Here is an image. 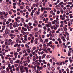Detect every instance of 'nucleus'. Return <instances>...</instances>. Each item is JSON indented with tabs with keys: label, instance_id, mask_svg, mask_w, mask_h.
<instances>
[{
	"label": "nucleus",
	"instance_id": "1",
	"mask_svg": "<svg viewBox=\"0 0 73 73\" xmlns=\"http://www.w3.org/2000/svg\"><path fill=\"white\" fill-rule=\"evenodd\" d=\"M19 68H20V70L21 71L20 72L21 73H23L24 72H28V67H24V66H21L19 65ZM23 68L24 69L23 70Z\"/></svg>",
	"mask_w": 73,
	"mask_h": 73
},
{
	"label": "nucleus",
	"instance_id": "2",
	"mask_svg": "<svg viewBox=\"0 0 73 73\" xmlns=\"http://www.w3.org/2000/svg\"><path fill=\"white\" fill-rule=\"evenodd\" d=\"M19 24L17 23V22H15L14 23V25H13V27L14 28H16V27H19Z\"/></svg>",
	"mask_w": 73,
	"mask_h": 73
},
{
	"label": "nucleus",
	"instance_id": "3",
	"mask_svg": "<svg viewBox=\"0 0 73 73\" xmlns=\"http://www.w3.org/2000/svg\"><path fill=\"white\" fill-rule=\"evenodd\" d=\"M5 33L6 34H9V29L7 28L6 29Z\"/></svg>",
	"mask_w": 73,
	"mask_h": 73
},
{
	"label": "nucleus",
	"instance_id": "4",
	"mask_svg": "<svg viewBox=\"0 0 73 73\" xmlns=\"http://www.w3.org/2000/svg\"><path fill=\"white\" fill-rule=\"evenodd\" d=\"M26 51L27 52V53H28L29 54V53L31 52L30 49H26Z\"/></svg>",
	"mask_w": 73,
	"mask_h": 73
},
{
	"label": "nucleus",
	"instance_id": "5",
	"mask_svg": "<svg viewBox=\"0 0 73 73\" xmlns=\"http://www.w3.org/2000/svg\"><path fill=\"white\" fill-rule=\"evenodd\" d=\"M22 29L24 30L25 31H27V29L26 28H25L24 27H22Z\"/></svg>",
	"mask_w": 73,
	"mask_h": 73
},
{
	"label": "nucleus",
	"instance_id": "6",
	"mask_svg": "<svg viewBox=\"0 0 73 73\" xmlns=\"http://www.w3.org/2000/svg\"><path fill=\"white\" fill-rule=\"evenodd\" d=\"M44 18V16H42V15H41L40 16V20H42Z\"/></svg>",
	"mask_w": 73,
	"mask_h": 73
},
{
	"label": "nucleus",
	"instance_id": "7",
	"mask_svg": "<svg viewBox=\"0 0 73 73\" xmlns=\"http://www.w3.org/2000/svg\"><path fill=\"white\" fill-rule=\"evenodd\" d=\"M20 62V60H17V61H15L14 63H19Z\"/></svg>",
	"mask_w": 73,
	"mask_h": 73
},
{
	"label": "nucleus",
	"instance_id": "8",
	"mask_svg": "<svg viewBox=\"0 0 73 73\" xmlns=\"http://www.w3.org/2000/svg\"><path fill=\"white\" fill-rule=\"evenodd\" d=\"M56 21H58L59 20V19H58V16L57 15L56 16Z\"/></svg>",
	"mask_w": 73,
	"mask_h": 73
},
{
	"label": "nucleus",
	"instance_id": "9",
	"mask_svg": "<svg viewBox=\"0 0 73 73\" xmlns=\"http://www.w3.org/2000/svg\"><path fill=\"white\" fill-rule=\"evenodd\" d=\"M45 26L47 28H49L50 27V25L48 24H46Z\"/></svg>",
	"mask_w": 73,
	"mask_h": 73
},
{
	"label": "nucleus",
	"instance_id": "10",
	"mask_svg": "<svg viewBox=\"0 0 73 73\" xmlns=\"http://www.w3.org/2000/svg\"><path fill=\"white\" fill-rule=\"evenodd\" d=\"M72 58L70 57L69 58V60H70V62H71V63H72V62H73V60H71Z\"/></svg>",
	"mask_w": 73,
	"mask_h": 73
},
{
	"label": "nucleus",
	"instance_id": "11",
	"mask_svg": "<svg viewBox=\"0 0 73 73\" xmlns=\"http://www.w3.org/2000/svg\"><path fill=\"white\" fill-rule=\"evenodd\" d=\"M52 58L54 61H55V62H57V60L55 59V58H54V57H52Z\"/></svg>",
	"mask_w": 73,
	"mask_h": 73
},
{
	"label": "nucleus",
	"instance_id": "12",
	"mask_svg": "<svg viewBox=\"0 0 73 73\" xmlns=\"http://www.w3.org/2000/svg\"><path fill=\"white\" fill-rule=\"evenodd\" d=\"M15 20L17 22H18V23H19V22H20V21H19V19H17V18H15Z\"/></svg>",
	"mask_w": 73,
	"mask_h": 73
},
{
	"label": "nucleus",
	"instance_id": "13",
	"mask_svg": "<svg viewBox=\"0 0 73 73\" xmlns=\"http://www.w3.org/2000/svg\"><path fill=\"white\" fill-rule=\"evenodd\" d=\"M8 41L9 43H11V42H12V40L11 39H9Z\"/></svg>",
	"mask_w": 73,
	"mask_h": 73
},
{
	"label": "nucleus",
	"instance_id": "14",
	"mask_svg": "<svg viewBox=\"0 0 73 73\" xmlns=\"http://www.w3.org/2000/svg\"><path fill=\"white\" fill-rule=\"evenodd\" d=\"M51 69L52 71H54V70H55V68H54V67H52Z\"/></svg>",
	"mask_w": 73,
	"mask_h": 73
},
{
	"label": "nucleus",
	"instance_id": "15",
	"mask_svg": "<svg viewBox=\"0 0 73 73\" xmlns=\"http://www.w3.org/2000/svg\"><path fill=\"white\" fill-rule=\"evenodd\" d=\"M28 63L24 64V66H28Z\"/></svg>",
	"mask_w": 73,
	"mask_h": 73
},
{
	"label": "nucleus",
	"instance_id": "16",
	"mask_svg": "<svg viewBox=\"0 0 73 73\" xmlns=\"http://www.w3.org/2000/svg\"><path fill=\"white\" fill-rule=\"evenodd\" d=\"M14 46L15 48L17 46L18 47V44H16L14 45Z\"/></svg>",
	"mask_w": 73,
	"mask_h": 73
},
{
	"label": "nucleus",
	"instance_id": "17",
	"mask_svg": "<svg viewBox=\"0 0 73 73\" xmlns=\"http://www.w3.org/2000/svg\"><path fill=\"white\" fill-rule=\"evenodd\" d=\"M14 56H16V55H17L18 54V53L17 52H14Z\"/></svg>",
	"mask_w": 73,
	"mask_h": 73
},
{
	"label": "nucleus",
	"instance_id": "18",
	"mask_svg": "<svg viewBox=\"0 0 73 73\" xmlns=\"http://www.w3.org/2000/svg\"><path fill=\"white\" fill-rule=\"evenodd\" d=\"M38 27H39V28H42V25H41L40 24H39L38 25Z\"/></svg>",
	"mask_w": 73,
	"mask_h": 73
},
{
	"label": "nucleus",
	"instance_id": "19",
	"mask_svg": "<svg viewBox=\"0 0 73 73\" xmlns=\"http://www.w3.org/2000/svg\"><path fill=\"white\" fill-rule=\"evenodd\" d=\"M43 29L44 31H46V27L45 26L43 27Z\"/></svg>",
	"mask_w": 73,
	"mask_h": 73
},
{
	"label": "nucleus",
	"instance_id": "20",
	"mask_svg": "<svg viewBox=\"0 0 73 73\" xmlns=\"http://www.w3.org/2000/svg\"><path fill=\"white\" fill-rule=\"evenodd\" d=\"M21 21H22V22H24V19H23V18H21Z\"/></svg>",
	"mask_w": 73,
	"mask_h": 73
},
{
	"label": "nucleus",
	"instance_id": "21",
	"mask_svg": "<svg viewBox=\"0 0 73 73\" xmlns=\"http://www.w3.org/2000/svg\"><path fill=\"white\" fill-rule=\"evenodd\" d=\"M46 10H49V11H50L51 10V8L48 7V8H46Z\"/></svg>",
	"mask_w": 73,
	"mask_h": 73
},
{
	"label": "nucleus",
	"instance_id": "22",
	"mask_svg": "<svg viewBox=\"0 0 73 73\" xmlns=\"http://www.w3.org/2000/svg\"><path fill=\"white\" fill-rule=\"evenodd\" d=\"M10 72L11 73H13V70L12 69H10Z\"/></svg>",
	"mask_w": 73,
	"mask_h": 73
},
{
	"label": "nucleus",
	"instance_id": "23",
	"mask_svg": "<svg viewBox=\"0 0 73 73\" xmlns=\"http://www.w3.org/2000/svg\"><path fill=\"white\" fill-rule=\"evenodd\" d=\"M8 67L9 68V69H12V67H11V64H9L8 65Z\"/></svg>",
	"mask_w": 73,
	"mask_h": 73
},
{
	"label": "nucleus",
	"instance_id": "24",
	"mask_svg": "<svg viewBox=\"0 0 73 73\" xmlns=\"http://www.w3.org/2000/svg\"><path fill=\"white\" fill-rule=\"evenodd\" d=\"M23 23H24L23 25L24 27H27V25H26L25 23V22H23Z\"/></svg>",
	"mask_w": 73,
	"mask_h": 73
},
{
	"label": "nucleus",
	"instance_id": "25",
	"mask_svg": "<svg viewBox=\"0 0 73 73\" xmlns=\"http://www.w3.org/2000/svg\"><path fill=\"white\" fill-rule=\"evenodd\" d=\"M56 27L57 28H58L59 27V23L56 25Z\"/></svg>",
	"mask_w": 73,
	"mask_h": 73
},
{
	"label": "nucleus",
	"instance_id": "26",
	"mask_svg": "<svg viewBox=\"0 0 73 73\" xmlns=\"http://www.w3.org/2000/svg\"><path fill=\"white\" fill-rule=\"evenodd\" d=\"M29 36H30V37H33V34H29Z\"/></svg>",
	"mask_w": 73,
	"mask_h": 73
},
{
	"label": "nucleus",
	"instance_id": "27",
	"mask_svg": "<svg viewBox=\"0 0 73 73\" xmlns=\"http://www.w3.org/2000/svg\"><path fill=\"white\" fill-rule=\"evenodd\" d=\"M64 22L65 24H68V23H67V22H66V20H64Z\"/></svg>",
	"mask_w": 73,
	"mask_h": 73
},
{
	"label": "nucleus",
	"instance_id": "28",
	"mask_svg": "<svg viewBox=\"0 0 73 73\" xmlns=\"http://www.w3.org/2000/svg\"><path fill=\"white\" fill-rule=\"evenodd\" d=\"M70 16V18H72L73 17V16H72V14H70L69 15Z\"/></svg>",
	"mask_w": 73,
	"mask_h": 73
},
{
	"label": "nucleus",
	"instance_id": "29",
	"mask_svg": "<svg viewBox=\"0 0 73 73\" xmlns=\"http://www.w3.org/2000/svg\"><path fill=\"white\" fill-rule=\"evenodd\" d=\"M6 70L7 72H9V68L7 67L6 68Z\"/></svg>",
	"mask_w": 73,
	"mask_h": 73
},
{
	"label": "nucleus",
	"instance_id": "30",
	"mask_svg": "<svg viewBox=\"0 0 73 73\" xmlns=\"http://www.w3.org/2000/svg\"><path fill=\"white\" fill-rule=\"evenodd\" d=\"M18 65H19V64H15V67H17V66Z\"/></svg>",
	"mask_w": 73,
	"mask_h": 73
},
{
	"label": "nucleus",
	"instance_id": "31",
	"mask_svg": "<svg viewBox=\"0 0 73 73\" xmlns=\"http://www.w3.org/2000/svg\"><path fill=\"white\" fill-rule=\"evenodd\" d=\"M16 70L17 71H19V68L18 67L16 68Z\"/></svg>",
	"mask_w": 73,
	"mask_h": 73
},
{
	"label": "nucleus",
	"instance_id": "32",
	"mask_svg": "<svg viewBox=\"0 0 73 73\" xmlns=\"http://www.w3.org/2000/svg\"><path fill=\"white\" fill-rule=\"evenodd\" d=\"M47 24L48 25H51L52 23H51V22H49L48 23V24Z\"/></svg>",
	"mask_w": 73,
	"mask_h": 73
},
{
	"label": "nucleus",
	"instance_id": "33",
	"mask_svg": "<svg viewBox=\"0 0 73 73\" xmlns=\"http://www.w3.org/2000/svg\"><path fill=\"white\" fill-rule=\"evenodd\" d=\"M31 16H32V17H33V13L31 12Z\"/></svg>",
	"mask_w": 73,
	"mask_h": 73
},
{
	"label": "nucleus",
	"instance_id": "34",
	"mask_svg": "<svg viewBox=\"0 0 73 73\" xmlns=\"http://www.w3.org/2000/svg\"><path fill=\"white\" fill-rule=\"evenodd\" d=\"M20 8H21V9H24V7H23V6H20Z\"/></svg>",
	"mask_w": 73,
	"mask_h": 73
},
{
	"label": "nucleus",
	"instance_id": "35",
	"mask_svg": "<svg viewBox=\"0 0 73 73\" xmlns=\"http://www.w3.org/2000/svg\"><path fill=\"white\" fill-rule=\"evenodd\" d=\"M28 54L27 53V52H26L25 54V56H28Z\"/></svg>",
	"mask_w": 73,
	"mask_h": 73
},
{
	"label": "nucleus",
	"instance_id": "36",
	"mask_svg": "<svg viewBox=\"0 0 73 73\" xmlns=\"http://www.w3.org/2000/svg\"><path fill=\"white\" fill-rule=\"evenodd\" d=\"M68 5H69L70 4H72V2H68Z\"/></svg>",
	"mask_w": 73,
	"mask_h": 73
},
{
	"label": "nucleus",
	"instance_id": "37",
	"mask_svg": "<svg viewBox=\"0 0 73 73\" xmlns=\"http://www.w3.org/2000/svg\"><path fill=\"white\" fill-rule=\"evenodd\" d=\"M33 50H36V47L34 46L33 47Z\"/></svg>",
	"mask_w": 73,
	"mask_h": 73
},
{
	"label": "nucleus",
	"instance_id": "38",
	"mask_svg": "<svg viewBox=\"0 0 73 73\" xmlns=\"http://www.w3.org/2000/svg\"><path fill=\"white\" fill-rule=\"evenodd\" d=\"M44 48H46V44H44L43 45Z\"/></svg>",
	"mask_w": 73,
	"mask_h": 73
},
{
	"label": "nucleus",
	"instance_id": "39",
	"mask_svg": "<svg viewBox=\"0 0 73 73\" xmlns=\"http://www.w3.org/2000/svg\"><path fill=\"white\" fill-rule=\"evenodd\" d=\"M66 7L67 8H69L70 7V5H67L66 6Z\"/></svg>",
	"mask_w": 73,
	"mask_h": 73
},
{
	"label": "nucleus",
	"instance_id": "40",
	"mask_svg": "<svg viewBox=\"0 0 73 73\" xmlns=\"http://www.w3.org/2000/svg\"><path fill=\"white\" fill-rule=\"evenodd\" d=\"M68 25L69 26H70V22H68Z\"/></svg>",
	"mask_w": 73,
	"mask_h": 73
},
{
	"label": "nucleus",
	"instance_id": "41",
	"mask_svg": "<svg viewBox=\"0 0 73 73\" xmlns=\"http://www.w3.org/2000/svg\"><path fill=\"white\" fill-rule=\"evenodd\" d=\"M49 17L50 18L52 17V15H49Z\"/></svg>",
	"mask_w": 73,
	"mask_h": 73
},
{
	"label": "nucleus",
	"instance_id": "42",
	"mask_svg": "<svg viewBox=\"0 0 73 73\" xmlns=\"http://www.w3.org/2000/svg\"><path fill=\"white\" fill-rule=\"evenodd\" d=\"M26 9H29V6H26Z\"/></svg>",
	"mask_w": 73,
	"mask_h": 73
},
{
	"label": "nucleus",
	"instance_id": "43",
	"mask_svg": "<svg viewBox=\"0 0 73 73\" xmlns=\"http://www.w3.org/2000/svg\"><path fill=\"white\" fill-rule=\"evenodd\" d=\"M29 26H31L32 25V23H29Z\"/></svg>",
	"mask_w": 73,
	"mask_h": 73
},
{
	"label": "nucleus",
	"instance_id": "44",
	"mask_svg": "<svg viewBox=\"0 0 73 73\" xmlns=\"http://www.w3.org/2000/svg\"><path fill=\"white\" fill-rule=\"evenodd\" d=\"M47 67H48V70H50V66H49Z\"/></svg>",
	"mask_w": 73,
	"mask_h": 73
},
{
	"label": "nucleus",
	"instance_id": "45",
	"mask_svg": "<svg viewBox=\"0 0 73 73\" xmlns=\"http://www.w3.org/2000/svg\"><path fill=\"white\" fill-rule=\"evenodd\" d=\"M35 31H37L38 30V28H35Z\"/></svg>",
	"mask_w": 73,
	"mask_h": 73
},
{
	"label": "nucleus",
	"instance_id": "46",
	"mask_svg": "<svg viewBox=\"0 0 73 73\" xmlns=\"http://www.w3.org/2000/svg\"><path fill=\"white\" fill-rule=\"evenodd\" d=\"M58 41L59 42L60 41H61V39H60V38H58L57 39Z\"/></svg>",
	"mask_w": 73,
	"mask_h": 73
},
{
	"label": "nucleus",
	"instance_id": "47",
	"mask_svg": "<svg viewBox=\"0 0 73 73\" xmlns=\"http://www.w3.org/2000/svg\"><path fill=\"white\" fill-rule=\"evenodd\" d=\"M39 47L40 48H42V45L41 44H40L39 45Z\"/></svg>",
	"mask_w": 73,
	"mask_h": 73
},
{
	"label": "nucleus",
	"instance_id": "48",
	"mask_svg": "<svg viewBox=\"0 0 73 73\" xmlns=\"http://www.w3.org/2000/svg\"><path fill=\"white\" fill-rule=\"evenodd\" d=\"M46 4V3L45 2H44L43 3V6H45V5Z\"/></svg>",
	"mask_w": 73,
	"mask_h": 73
},
{
	"label": "nucleus",
	"instance_id": "49",
	"mask_svg": "<svg viewBox=\"0 0 73 73\" xmlns=\"http://www.w3.org/2000/svg\"><path fill=\"white\" fill-rule=\"evenodd\" d=\"M38 61L39 62H40L41 63V62H42V60L39 59L38 60Z\"/></svg>",
	"mask_w": 73,
	"mask_h": 73
},
{
	"label": "nucleus",
	"instance_id": "50",
	"mask_svg": "<svg viewBox=\"0 0 73 73\" xmlns=\"http://www.w3.org/2000/svg\"><path fill=\"white\" fill-rule=\"evenodd\" d=\"M31 62V60H27L28 63H29Z\"/></svg>",
	"mask_w": 73,
	"mask_h": 73
},
{
	"label": "nucleus",
	"instance_id": "51",
	"mask_svg": "<svg viewBox=\"0 0 73 73\" xmlns=\"http://www.w3.org/2000/svg\"><path fill=\"white\" fill-rule=\"evenodd\" d=\"M17 4L18 5H19V6H20V5H21V3H17Z\"/></svg>",
	"mask_w": 73,
	"mask_h": 73
},
{
	"label": "nucleus",
	"instance_id": "52",
	"mask_svg": "<svg viewBox=\"0 0 73 73\" xmlns=\"http://www.w3.org/2000/svg\"><path fill=\"white\" fill-rule=\"evenodd\" d=\"M49 31H50V28H48L47 30V32H49Z\"/></svg>",
	"mask_w": 73,
	"mask_h": 73
},
{
	"label": "nucleus",
	"instance_id": "53",
	"mask_svg": "<svg viewBox=\"0 0 73 73\" xmlns=\"http://www.w3.org/2000/svg\"><path fill=\"white\" fill-rule=\"evenodd\" d=\"M60 11H58L57 12V14H60Z\"/></svg>",
	"mask_w": 73,
	"mask_h": 73
},
{
	"label": "nucleus",
	"instance_id": "54",
	"mask_svg": "<svg viewBox=\"0 0 73 73\" xmlns=\"http://www.w3.org/2000/svg\"><path fill=\"white\" fill-rule=\"evenodd\" d=\"M55 43L56 44H58V42L57 41H56L55 42Z\"/></svg>",
	"mask_w": 73,
	"mask_h": 73
},
{
	"label": "nucleus",
	"instance_id": "55",
	"mask_svg": "<svg viewBox=\"0 0 73 73\" xmlns=\"http://www.w3.org/2000/svg\"><path fill=\"white\" fill-rule=\"evenodd\" d=\"M38 34H36L35 35V37H38Z\"/></svg>",
	"mask_w": 73,
	"mask_h": 73
},
{
	"label": "nucleus",
	"instance_id": "56",
	"mask_svg": "<svg viewBox=\"0 0 73 73\" xmlns=\"http://www.w3.org/2000/svg\"><path fill=\"white\" fill-rule=\"evenodd\" d=\"M33 7H36V5L35 4H33Z\"/></svg>",
	"mask_w": 73,
	"mask_h": 73
},
{
	"label": "nucleus",
	"instance_id": "57",
	"mask_svg": "<svg viewBox=\"0 0 73 73\" xmlns=\"http://www.w3.org/2000/svg\"><path fill=\"white\" fill-rule=\"evenodd\" d=\"M9 21H7L6 22V24H9Z\"/></svg>",
	"mask_w": 73,
	"mask_h": 73
},
{
	"label": "nucleus",
	"instance_id": "58",
	"mask_svg": "<svg viewBox=\"0 0 73 73\" xmlns=\"http://www.w3.org/2000/svg\"><path fill=\"white\" fill-rule=\"evenodd\" d=\"M2 24H3V25H6V24H5V22H3L2 23Z\"/></svg>",
	"mask_w": 73,
	"mask_h": 73
},
{
	"label": "nucleus",
	"instance_id": "59",
	"mask_svg": "<svg viewBox=\"0 0 73 73\" xmlns=\"http://www.w3.org/2000/svg\"><path fill=\"white\" fill-rule=\"evenodd\" d=\"M1 72L2 73H5V71L4 70H2L1 71Z\"/></svg>",
	"mask_w": 73,
	"mask_h": 73
},
{
	"label": "nucleus",
	"instance_id": "60",
	"mask_svg": "<svg viewBox=\"0 0 73 73\" xmlns=\"http://www.w3.org/2000/svg\"><path fill=\"white\" fill-rule=\"evenodd\" d=\"M63 16L62 15H60V19H62V17Z\"/></svg>",
	"mask_w": 73,
	"mask_h": 73
},
{
	"label": "nucleus",
	"instance_id": "61",
	"mask_svg": "<svg viewBox=\"0 0 73 73\" xmlns=\"http://www.w3.org/2000/svg\"><path fill=\"white\" fill-rule=\"evenodd\" d=\"M49 43L50 44V45H51V44H52V41H50L49 42Z\"/></svg>",
	"mask_w": 73,
	"mask_h": 73
},
{
	"label": "nucleus",
	"instance_id": "62",
	"mask_svg": "<svg viewBox=\"0 0 73 73\" xmlns=\"http://www.w3.org/2000/svg\"><path fill=\"white\" fill-rule=\"evenodd\" d=\"M23 53H26V51H25V50H24L23 51Z\"/></svg>",
	"mask_w": 73,
	"mask_h": 73
},
{
	"label": "nucleus",
	"instance_id": "63",
	"mask_svg": "<svg viewBox=\"0 0 73 73\" xmlns=\"http://www.w3.org/2000/svg\"><path fill=\"white\" fill-rule=\"evenodd\" d=\"M59 73H62V72H61V70H59Z\"/></svg>",
	"mask_w": 73,
	"mask_h": 73
},
{
	"label": "nucleus",
	"instance_id": "64",
	"mask_svg": "<svg viewBox=\"0 0 73 73\" xmlns=\"http://www.w3.org/2000/svg\"><path fill=\"white\" fill-rule=\"evenodd\" d=\"M1 58L2 60H4V57L3 56H1Z\"/></svg>",
	"mask_w": 73,
	"mask_h": 73
}]
</instances>
